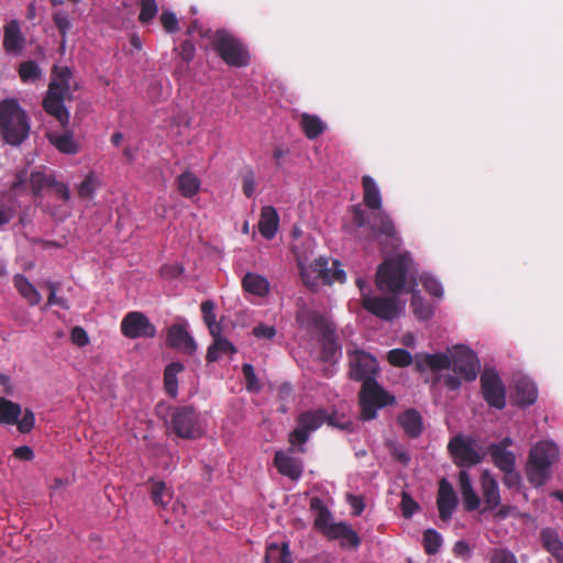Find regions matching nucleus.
<instances>
[{
  "label": "nucleus",
  "instance_id": "obj_22",
  "mask_svg": "<svg viewBox=\"0 0 563 563\" xmlns=\"http://www.w3.org/2000/svg\"><path fill=\"white\" fill-rule=\"evenodd\" d=\"M415 366L419 372H424L428 368L434 372L443 371L451 368V357L450 354L443 352L418 353L415 356Z\"/></svg>",
  "mask_w": 563,
  "mask_h": 563
},
{
  "label": "nucleus",
  "instance_id": "obj_36",
  "mask_svg": "<svg viewBox=\"0 0 563 563\" xmlns=\"http://www.w3.org/2000/svg\"><path fill=\"white\" fill-rule=\"evenodd\" d=\"M311 510L317 511V518L314 520V528L327 536L328 529L333 525L331 521V512L319 497H312L310 499Z\"/></svg>",
  "mask_w": 563,
  "mask_h": 563
},
{
  "label": "nucleus",
  "instance_id": "obj_24",
  "mask_svg": "<svg viewBox=\"0 0 563 563\" xmlns=\"http://www.w3.org/2000/svg\"><path fill=\"white\" fill-rule=\"evenodd\" d=\"M25 38L21 33L16 20H11L4 25L3 48L7 53L20 54L24 47Z\"/></svg>",
  "mask_w": 563,
  "mask_h": 563
},
{
  "label": "nucleus",
  "instance_id": "obj_17",
  "mask_svg": "<svg viewBox=\"0 0 563 563\" xmlns=\"http://www.w3.org/2000/svg\"><path fill=\"white\" fill-rule=\"evenodd\" d=\"M329 264L330 262L327 257L320 256L311 264V269L323 284L331 285L334 282L343 284L346 280V275L341 268L340 262L333 260L331 266Z\"/></svg>",
  "mask_w": 563,
  "mask_h": 563
},
{
  "label": "nucleus",
  "instance_id": "obj_56",
  "mask_svg": "<svg viewBox=\"0 0 563 563\" xmlns=\"http://www.w3.org/2000/svg\"><path fill=\"white\" fill-rule=\"evenodd\" d=\"M489 563H518V561L511 551L498 548L490 552Z\"/></svg>",
  "mask_w": 563,
  "mask_h": 563
},
{
  "label": "nucleus",
  "instance_id": "obj_55",
  "mask_svg": "<svg viewBox=\"0 0 563 563\" xmlns=\"http://www.w3.org/2000/svg\"><path fill=\"white\" fill-rule=\"evenodd\" d=\"M242 373L245 378L246 389L249 391H254V393L260 391L261 385L255 375L254 367L251 364L245 363L242 366Z\"/></svg>",
  "mask_w": 563,
  "mask_h": 563
},
{
  "label": "nucleus",
  "instance_id": "obj_40",
  "mask_svg": "<svg viewBox=\"0 0 563 563\" xmlns=\"http://www.w3.org/2000/svg\"><path fill=\"white\" fill-rule=\"evenodd\" d=\"M177 188L185 198H191L200 189V179L190 172H185L177 178Z\"/></svg>",
  "mask_w": 563,
  "mask_h": 563
},
{
  "label": "nucleus",
  "instance_id": "obj_20",
  "mask_svg": "<svg viewBox=\"0 0 563 563\" xmlns=\"http://www.w3.org/2000/svg\"><path fill=\"white\" fill-rule=\"evenodd\" d=\"M456 506L457 497L453 486L445 478H442L439 484L437 497V507L440 519L443 521L449 520Z\"/></svg>",
  "mask_w": 563,
  "mask_h": 563
},
{
  "label": "nucleus",
  "instance_id": "obj_27",
  "mask_svg": "<svg viewBox=\"0 0 563 563\" xmlns=\"http://www.w3.org/2000/svg\"><path fill=\"white\" fill-rule=\"evenodd\" d=\"M279 227V216L277 210L272 206H265L261 210V218L258 221V231L263 238L272 240Z\"/></svg>",
  "mask_w": 563,
  "mask_h": 563
},
{
  "label": "nucleus",
  "instance_id": "obj_34",
  "mask_svg": "<svg viewBox=\"0 0 563 563\" xmlns=\"http://www.w3.org/2000/svg\"><path fill=\"white\" fill-rule=\"evenodd\" d=\"M487 451L494 465L501 472L515 468L516 457L512 452L504 450L498 445H488Z\"/></svg>",
  "mask_w": 563,
  "mask_h": 563
},
{
  "label": "nucleus",
  "instance_id": "obj_47",
  "mask_svg": "<svg viewBox=\"0 0 563 563\" xmlns=\"http://www.w3.org/2000/svg\"><path fill=\"white\" fill-rule=\"evenodd\" d=\"M411 308L415 316L420 320H427L433 313L431 306L419 294H412Z\"/></svg>",
  "mask_w": 563,
  "mask_h": 563
},
{
  "label": "nucleus",
  "instance_id": "obj_7",
  "mask_svg": "<svg viewBox=\"0 0 563 563\" xmlns=\"http://www.w3.org/2000/svg\"><path fill=\"white\" fill-rule=\"evenodd\" d=\"M325 422L329 426L344 429V426L336 424L334 416H330L323 408L301 412L297 417L298 427L289 433V443L299 445L297 451L303 453L306 450L302 445L308 441L310 433L318 430Z\"/></svg>",
  "mask_w": 563,
  "mask_h": 563
},
{
  "label": "nucleus",
  "instance_id": "obj_54",
  "mask_svg": "<svg viewBox=\"0 0 563 563\" xmlns=\"http://www.w3.org/2000/svg\"><path fill=\"white\" fill-rule=\"evenodd\" d=\"M419 509V504L407 492L401 493L400 510L405 518L409 519Z\"/></svg>",
  "mask_w": 563,
  "mask_h": 563
},
{
  "label": "nucleus",
  "instance_id": "obj_42",
  "mask_svg": "<svg viewBox=\"0 0 563 563\" xmlns=\"http://www.w3.org/2000/svg\"><path fill=\"white\" fill-rule=\"evenodd\" d=\"M19 76L23 82H34L42 77V70L36 62L26 60L19 65Z\"/></svg>",
  "mask_w": 563,
  "mask_h": 563
},
{
  "label": "nucleus",
  "instance_id": "obj_57",
  "mask_svg": "<svg viewBox=\"0 0 563 563\" xmlns=\"http://www.w3.org/2000/svg\"><path fill=\"white\" fill-rule=\"evenodd\" d=\"M53 21H54L62 38L64 40L67 35V32L71 27V23L67 16V14H65L63 12H56L53 15Z\"/></svg>",
  "mask_w": 563,
  "mask_h": 563
},
{
  "label": "nucleus",
  "instance_id": "obj_1",
  "mask_svg": "<svg viewBox=\"0 0 563 563\" xmlns=\"http://www.w3.org/2000/svg\"><path fill=\"white\" fill-rule=\"evenodd\" d=\"M363 202L372 211L367 214L360 205L351 207L353 224L361 230L358 236L377 242L383 253L394 252L400 246V238L390 216L382 210V196L375 180L362 177Z\"/></svg>",
  "mask_w": 563,
  "mask_h": 563
},
{
  "label": "nucleus",
  "instance_id": "obj_15",
  "mask_svg": "<svg viewBox=\"0 0 563 563\" xmlns=\"http://www.w3.org/2000/svg\"><path fill=\"white\" fill-rule=\"evenodd\" d=\"M121 332L129 339H151L156 335V328L143 312L131 311L121 321Z\"/></svg>",
  "mask_w": 563,
  "mask_h": 563
},
{
  "label": "nucleus",
  "instance_id": "obj_43",
  "mask_svg": "<svg viewBox=\"0 0 563 563\" xmlns=\"http://www.w3.org/2000/svg\"><path fill=\"white\" fill-rule=\"evenodd\" d=\"M16 208L11 198L0 195V229L9 224L15 217Z\"/></svg>",
  "mask_w": 563,
  "mask_h": 563
},
{
  "label": "nucleus",
  "instance_id": "obj_49",
  "mask_svg": "<svg viewBox=\"0 0 563 563\" xmlns=\"http://www.w3.org/2000/svg\"><path fill=\"white\" fill-rule=\"evenodd\" d=\"M45 287L48 289L49 294H48V298H47V306H58L65 310H68L70 307H69V303H68V300L66 298H63V297H58L57 296V290H58V287H59V284L56 283V282H52V280H47L45 282Z\"/></svg>",
  "mask_w": 563,
  "mask_h": 563
},
{
  "label": "nucleus",
  "instance_id": "obj_60",
  "mask_svg": "<svg viewBox=\"0 0 563 563\" xmlns=\"http://www.w3.org/2000/svg\"><path fill=\"white\" fill-rule=\"evenodd\" d=\"M255 186H256L255 175H254L253 170L250 169L243 175V184H242L243 194L247 198H251L254 195Z\"/></svg>",
  "mask_w": 563,
  "mask_h": 563
},
{
  "label": "nucleus",
  "instance_id": "obj_5",
  "mask_svg": "<svg viewBox=\"0 0 563 563\" xmlns=\"http://www.w3.org/2000/svg\"><path fill=\"white\" fill-rule=\"evenodd\" d=\"M410 266L411 258L408 254H399L384 261L377 268L376 287L380 291L399 295L405 289Z\"/></svg>",
  "mask_w": 563,
  "mask_h": 563
},
{
  "label": "nucleus",
  "instance_id": "obj_26",
  "mask_svg": "<svg viewBox=\"0 0 563 563\" xmlns=\"http://www.w3.org/2000/svg\"><path fill=\"white\" fill-rule=\"evenodd\" d=\"M47 140L63 154L75 155L80 151V145L78 141L75 140L71 131L66 130L63 133L49 132L47 133Z\"/></svg>",
  "mask_w": 563,
  "mask_h": 563
},
{
  "label": "nucleus",
  "instance_id": "obj_16",
  "mask_svg": "<svg viewBox=\"0 0 563 563\" xmlns=\"http://www.w3.org/2000/svg\"><path fill=\"white\" fill-rule=\"evenodd\" d=\"M296 322L300 329L308 333L317 332L319 335L334 327L327 314L305 306L296 312Z\"/></svg>",
  "mask_w": 563,
  "mask_h": 563
},
{
  "label": "nucleus",
  "instance_id": "obj_53",
  "mask_svg": "<svg viewBox=\"0 0 563 563\" xmlns=\"http://www.w3.org/2000/svg\"><path fill=\"white\" fill-rule=\"evenodd\" d=\"M388 448L395 461L401 463L404 466H407L409 464L411 457L405 445L399 444L397 442H390L388 443Z\"/></svg>",
  "mask_w": 563,
  "mask_h": 563
},
{
  "label": "nucleus",
  "instance_id": "obj_45",
  "mask_svg": "<svg viewBox=\"0 0 563 563\" xmlns=\"http://www.w3.org/2000/svg\"><path fill=\"white\" fill-rule=\"evenodd\" d=\"M442 545V538L434 529H428L423 532V548L427 554L434 555Z\"/></svg>",
  "mask_w": 563,
  "mask_h": 563
},
{
  "label": "nucleus",
  "instance_id": "obj_51",
  "mask_svg": "<svg viewBox=\"0 0 563 563\" xmlns=\"http://www.w3.org/2000/svg\"><path fill=\"white\" fill-rule=\"evenodd\" d=\"M159 22L165 32L168 34H174L179 30L178 19L176 14L170 10H163L159 16Z\"/></svg>",
  "mask_w": 563,
  "mask_h": 563
},
{
  "label": "nucleus",
  "instance_id": "obj_58",
  "mask_svg": "<svg viewBox=\"0 0 563 563\" xmlns=\"http://www.w3.org/2000/svg\"><path fill=\"white\" fill-rule=\"evenodd\" d=\"M159 273L165 279H175L184 273V267L180 264H165L161 267Z\"/></svg>",
  "mask_w": 563,
  "mask_h": 563
},
{
  "label": "nucleus",
  "instance_id": "obj_9",
  "mask_svg": "<svg viewBox=\"0 0 563 563\" xmlns=\"http://www.w3.org/2000/svg\"><path fill=\"white\" fill-rule=\"evenodd\" d=\"M212 45L218 55L229 66L244 67L249 64V52L243 43L225 30L216 32Z\"/></svg>",
  "mask_w": 563,
  "mask_h": 563
},
{
  "label": "nucleus",
  "instance_id": "obj_44",
  "mask_svg": "<svg viewBox=\"0 0 563 563\" xmlns=\"http://www.w3.org/2000/svg\"><path fill=\"white\" fill-rule=\"evenodd\" d=\"M202 318L209 329L210 334L221 332V327L216 322L214 303L211 300L202 301L201 303Z\"/></svg>",
  "mask_w": 563,
  "mask_h": 563
},
{
  "label": "nucleus",
  "instance_id": "obj_61",
  "mask_svg": "<svg viewBox=\"0 0 563 563\" xmlns=\"http://www.w3.org/2000/svg\"><path fill=\"white\" fill-rule=\"evenodd\" d=\"M178 54L180 56V58L186 63L188 64L189 62H191L195 57V54H196V47L195 45L186 40L184 41L180 45H179V48H178Z\"/></svg>",
  "mask_w": 563,
  "mask_h": 563
},
{
  "label": "nucleus",
  "instance_id": "obj_30",
  "mask_svg": "<svg viewBox=\"0 0 563 563\" xmlns=\"http://www.w3.org/2000/svg\"><path fill=\"white\" fill-rule=\"evenodd\" d=\"M517 401L520 406L527 407L536 402L538 389L536 384L528 377H519L515 382Z\"/></svg>",
  "mask_w": 563,
  "mask_h": 563
},
{
  "label": "nucleus",
  "instance_id": "obj_38",
  "mask_svg": "<svg viewBox=\"0 0 563 563\" xmlns=\"http://www.w3.org/2000/svg\"><path fill=\"white\" fill-rule=\"evenodd\" d=\"M541 541L544 549L559 561L563 560V542L558 532L551 528L541 531Z\"/></svg>",
  "mask_w": 563,
  "mask_h": 563
},
{
  "label": "nucleus",
  "instance_id": "obj_29",
  "mask_svg": "<svg viewBox=\"0 0 563 563\" xmlns=\"http://www.w3.org/2000/svg\"><path fill=\"white\" fill-rule=\"evenodd\" d=\"M147 490L155 506L165 508L172 500L173 492L164 481L150 477L146 482Z\"/></svg>",
  "mask_w": 563,
  "mask_h": 563
},
{
  "label": "nucleus",
  "instance_id": "obj_11",
  "mask_svg": "<svg viewBox=\"0 0 563 563\" xmlns=\"http://www.w3.org/2000/svg\"><path fill=\"white\" fill-rule=\"evenodd\" d=\"M361 305L367 312L385 321L397 319L401 311L397 295L372 296L371 294H363Z\"/></svg>",
  "mask_w": 563,
  "mask_h": 563
},
{
  "label": "nucleus",
  "instance_id": "obj_39",
  "mask_svg": "<svg viewBox=\"0 0 563 563\" xmlns=\"http://www.w3.org/2000/svg\"><path fill=\"white\" fill-rule=\"evenodd\" d=\"M300 126L309 140H314L325 130V124L316 114L302 113L300 115Z\"/></svg>",
  "mask_w": 563,
  "mask_h": 563
},
{
  "label": "nucleus",
  "instance_id": "obj_59",
  "mask_svg": "<svg viewBox=\"0 0 563 563\" xmlns=\"http://www.w3.org/2000/svg\"><path fill=\"white\" fill-rule=\"evenodd\" d=\"M26 172L22 170L15 176V180L10 186V195L16 196L21 195L26 190Z\"/></svg>",
  "mask_w": 563,
  "mask_h": 563
},
{
  "label": "nucleus",
  "instance_id": "obj_21",
  "mask_svg": "<svg viewBox=\"0 0 563 563\" xmlns=\"http://www.w3.org/2000/svg\"><path fill=\"white\" fill-rule=\"evenodd\" d=\"M481 488L484 498V508L482 512L493 511L500 506L499 486L489 471L485 470L481 475Z\"/></svg>",
  "mask_w": 563,
  "mask_h": 563
},
{
  "label": "nucleus",
  "instance_id": "obj_37",
  "mask_svg": "<svg viewBox=\"0 0 563 563\" xmlns=\"http://www.w3.org/2000/svg\"><path fill=\"white\" fill-rule=\"evenodd\" d=\"M185 369L180 362H173L165 367L164 371V387L168 396L176 398L178 395V379L177 375Z\"/></svg>",
  "mask_w": 563,
  "mask_h": 563
},
{
  "label": "nucleus",
  "instance_id": "obj_8",
  "mask_svg": "<svg viewBox=\"0 0 563 563\" xmlns=\"http://www.w3.org/2000/svg\"><path fill=\"white\" fill-rule=\"evenodd\" d=\"M169 429L179 438L195 440L203 434L200 415L194 406H177L170 410Z\"/></svg>",
  "mask_w": 563,
  "mask_h": 563
},
{
  "label": "nucleus",
  "instance_id": "obj_10",
  "mask_svg": "<svg viewBox=\"0 0 563 563\" xmlns=\"http://www.w3.org/2000/svg\"><path fill=\"white\" fill-rule=\"evenodd\" d=\"M22 415V408L18 402L0 397V424L16 426L21 433H29L35 426V416L33 411L25 408Z\"/></svg>",
  "mask_w": 563,
  "mask_h": 563
},
{
  "label": "nucleus",
  "instance_id": "obj_48",
  "mask_svg": "<svg viewBox=\"0 0 563 563\" xmlns=\"http://www.w3.org/2000/svg\"><path fill=\"white\" fill-rule=\"evenodd\" d=\"M53 177L46 176L42 172H33L30 175V185L32 189V194L34 197H40L42 190L45 187H51V181L53 180Z\"/></svg>",
  "mask_w": 563,
  "mask_h": 563
},
{
  "label": "nucleus",
  "instance_id": "obj_50",
  "mask_svg": "<svg viewBox=\"0 0 563 563\" xmlns=\"http://www.w3.org/2000/svg\"><path fill=\"white\" fill-rule=\"evenodd\" d=\"M97 186V178L93 173H89L85 179L78 185L77 192L81 199L91 198Z\"/></svg>",
  "mask_w": 563,
  "mask_h": 563
},
{
  "label": "nucleus",
  "instance_id": "obj_46",
  "mask_svg": "<svg viewBox=\"0 0 563 563\" xmlns=\"http://www.w3.org/2000/svg\"><path fill=\"white\" fill-rule=\"evenodd\" d=\"M387 361L390 365L397 367H406L412 362L415 363L412 355L405 349L390 350L387 354Z\"/></svg>",
  "mask_w": 563,
  "mask_h": 563
},
{
  "label": "nucleus",
  "instance_id": "obj_23",
  "mask_svg": "<svg viewBox=\"0 0 563 563\" xmlns=\"http://www.w3.org/2000/svg\"><path fill=\"white\" fill-rule=\"evenodd\" d=\"M325 537L330 540H340V545L342 548L350 547L356 549L361 544V538L356 531L345 522L333 523L328 529Z\"/></svg>",
  "mask_w": 563,
  "mask_h": 563
},
{
  "label": "nucleus",
  "instance_id": "obj_18",
  "mask_svg": "<svg viewBox=\"0 0 563 563\" xmlns=\"http://www.w3.org/2000/svg\"><path fill=\"white\" fill-rule=\"evenodd\" d=\"M295 451L294 448L288 449L287 452L277 451L274 456V465L277 471L292 481L299 479L303 472L301 460L292 456Z\"/></svg>",
  "mask_w": 563,
  "mask_h": 563
},
{
  "label": "nucleus",
  "instance_id": "obj_2",
  "mask_svg": "<svg viewBox=\"0 0 563 563\" xmlns=\"http://www.w3.org/2000/svg\"><path fill=\"white\" fill-rule=\"evenodd\" d=\"M346 355L349 377L362 383L358 393L360 418L363 421L373 420L377 416V410L393 405L395 398L377 383L376 376L379 367L377 360L372 354L353 346V349H347Z\"/></svg>",
  "mask_w": 563,
  "mask_h": 563
},
{
  "label": "nucleus",
  "instance_id": "obj_4",
  "mask_svg": "<svg viewBox=\"0 0 563 563\" xmlns=\"http://www.w3.org/2000/svg\"><path fill=\"white\" fill-rule=\"evenodd\" d=\"M29 115L18 100L4 99L0 102V136L12 146L21 145L30 135Z\"/></svg>",
  "mask_w": 563,
  "mask_h": 563
},
{
  "label": "nucleus",
  "instance_id": "obj_33",
  "mask_svg": "<svg viewBox=\"0 0 563 563\" xmlns=\"http://www.w3.org/2000/svg\"><path fill=\"white\" fill-rule=\"evenodd\" d=\"M321 343V358L324 362H332L335 360L340 345L336 342L335 325L319 335Z\"/></svg>",
  "mask_w": 563,
  "mask_h": 563
},
{
  "label": "nucleus",
  "instance_id": "obj_13",
  "mask_svg": "<svg viewBox=\"0 0 563 563\" xmlns=\"http://www.w3.org/2000/svg\"><path fill=\"white\" fill-rule=\"evenodd\" d=\"M453 462L459 467H471L482 462L483 456L475 449V441L463 435H455L448 444Z\"/></svg>",
  "mask_w": 563,
  "mask_h": 563
},
{
  "label": "nucleus",
  "instance_id": "obj_41",
  "mask_svg": "<svg viewBox=\"0 0 563 563\" xmlns=\"http://www.w3.org/2000/svg\"><path fill=\"white\" fill-rule=\"evenodd\" d=\"M140 13L139 22L143 26H147L153 23L155 16L158 13V4L156 0H139Z\"/></svg>",
  "mask_w": 563,
  "mask_h": 563
},
{
  "label": "nucleus",
  "instance_id": "obj_28",
  "mask_svg": "<svg viewBox=\"0 0 563 563\" xmlns=\"http://www.w3.org/2000/svg\"><path fill=\"white\" fill-rule=\"evenodd\" d=\"M213 338L212 344L208 346L206 361L208 363L217 362L222 355L235 354L236 349L232 342L221 335V332L211 334Z\"/></svg>",
  "mask_w": 563,
  "mask_h": 563
},
{
  "label": "nucleus",
  "instance_id": "obj_25",
  "mask_svg": "<svg viewBox=\"0 0 563 563\" xmlns=\"http://www.w3.org/2000/svg\"><path fill=\"white\" fill-rule=\"evenodd\" d=\"M397 421L404 432L411 439L418 438L423 432V421L418 410L409 408L401 412Z\"/></svg>",
  "mask_w": 563,
  "mask_h": 563
},
{
  "label": "nucleus",
  "instance_id": "obj_63",
  "mask_svg": "<svg viewBox=\"0 0 563 563\" xmlns=\"http://www.w3.org/2000/svg\"><path fill=\"white\" fill-rule=\"evenodd\" d=\"M503 473H504V478H503L504 485L511 489H518L520 486V482H521L519 473H517L515 471V468H512L510 471H505Z\"/></svg>",
  "mask_w": 563,
  "mask_h": 563
},
{
  "label": "nucleus",
  "instance_id": "obj_14",
  "mask_svg": "<svg viewBox=\"0 0 563 563\" xmlns=\"http://www.w3.org/2000/svg\"><path fill=\"white\" fill-rule=\"evenodd\" d=\"M481 390L483 398L490 407L496 409L506 407V388L495 371L484 369L481 375Z\"/></svg>",
  "mask_w": 563,
  "mask_h": 563
},
{
  "label": "nucleus",
  "instance_id": "obj_19",
  "mask_svg": "<svg viewBox=\"0 0 563 563\" xmlns=\"http://www.w3.org/2000/svg\"><path fill=\"white\" fill-rule=\"evenodd\" d=\"M166 344L169 347L179 350L188 355H192L197 350V344L194 338L189 334L186 327L179 323L173 324L168 328Z\"/></svg>",
  "mask_w": 563,
  "mask_h": 563
},
{
  "label": "nucleus",
  "instance_id": "obj_3",
  "mask_svg": "<svg viewBox=\"0 0 563 563\" xmlns=\"http://www.w3.org/2000/svg\"><path fill=\"white\" fill-rule=\"evenodd\" d=\"M73 71L69 67L54 66L47 91L43 98L44 111L54 117L63 129L69 124V111L65 107L66 100L73 99V92L78 89L77 84H71Z\"/></svg>",
  "mask_w": 563,
  "mask_h": 563
},
{
  "label": "nucleus",
  "instance_id": "obj_31",
  "mask_svg": "<svg viewBox=\"0 0 563 563\" xmlns=\"http://www.w3.org/2000/svg\"><path fill=\"white\" fill-rule=\"evenodd\" d=\"M264 563H294L289 543H268L265 550Z\"/></svg>",
  "mask_w": 563,
  "mask_h": 563
},
{
  "label": "nucleus",
  "instance_id": "obj_52",
  "mask_svg": "<svg viewBox=\"0 0 563 563\" xmlns=\"http://www.w3.org/2000/svg\"><path fill=\"white\" fill-rule=\"evenodd\" d=\"M421 283L428 294L435 298L443 297V287L441 283L430 275H422Z\"/></svg>",
  "mask_w": 563,
  "mask_h": 563
},
{
  "label": "nucleus",
  "instance_id": "obj_62",
  "mask_svg": "<svg viewBox=\"0 0 563 563\" xmlns=\"http://www.w3.org/2000/svg\"><path fill=\"white\" fill-rule=\"evenodd\" d=\"M463 498L464 508L467 511L476 510L481 505V499L475 490L461 494Z\"/></svg>",
  "mask_w": 563,
  "mask_h": 563
},
{
  "label": "nucleus",
  "instance_id": "obj_64",
  "mask_svg": "<svg viewBox=\"0 0 563 563\" xmlns=\"http://www.w3.org/2000/svg\"><path fill=\"white\" fill-rule=\"evenodd\" d=\"M254 336L258 339H273L276 334V329L273 325L261 323L253 329Z\"/></svg>",
  "mask_w": 563,
  "mask_h": 563
},
{
  "label": "nucleus",
  "instance_id": "obj_32",
  "mask_svg": "<svg viewBox=\"0 0 563 563\" xmlns=\"http://www.w3.org/2000/svg\"><path fill=\"white\" fill-rule=\"evenodd\" d=\"M13 284L18 292L27 301L30 306H36L41 302V294L24 275H14Z\"/></svg>",
  "mask_w": 563,
  "mask_h": 563
},
{
  "label": "nucleus",
  "instance_id": "obj_6",
  "mask_svg": "<svg viewBox=\"0 0 563 563\" xmlns=\"http://www.w3.org/2000/svg\"><path fill=\"white\" fill-rule=\"evenodd\" d=\"M558 456V446L548 441L539 442L530 450L526 474L531 485L540 487L545 484Z\"/></svg>",
  "mask_w": 563,
  "mask_h": 563
},
{
  "label": "nucleus",
  "instance_id": "obj_12",
  "mask_svg": "<svg viewBox=\"0 0 563 563\" xmlns=\"http://www.w3.org/2000/svg\"><path fill=\"white\" fill-rule=\"evenodd\" d=\"M451 367L455 374L467 382L476 378L481 365L476 354L465 345H456L450 354Z\"/></svg>",
  "mask_w": 563,
  "mask_h": 563
},
{
  "label": "nucleus",
  "instance_id": "obj_35",
  "mask_svg": "<svg viewBox=\"0 0 563 563\" xmlns=\"http://www.w3.org/2000/svg\"><path fill=\"white\" fill-rule=\"evenodd\" d=\"M243 289L252 295L264 297L269 291V283L258 274L246 273L242 279Z\"/></svg>",
  "mask_w": 563,
  "mask_h": 563
}]
</instances>
